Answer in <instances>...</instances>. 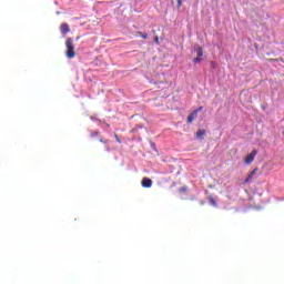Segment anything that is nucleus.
Instances as JSON below:
<instances>
[{
	"label": "nucleus",
	"mask_w": 284,
	"mask_h": 284,
	"mask_svg": "<svg viewBox=\"0 0 284 284\" xmlns=\"http://www.w3.org/2000/svg\"><path fill=\"white\" fill-rule=\"evenodd\" d=\"M201 110H203V106H200L196 111H197V112H201Z\"/></svg>",
	"instance_id": "15"
},
{
	"label": "nucleus",
	"mask_w": 284,
	"mask_h": 284,
	"mask_svg": "<svg viewBox=\"0 0 284 284\" xmlns=\"http://www.w3.org/2000/svg\"><path fill=\"white\" fill-rule=\"evenodd\" d=\"M256 154H258V151L253 150L244 160V163H246V165H250L252 163H254V159H256Z\"/></svg>",
	"instance_id": "2"
},
{
	"label": "nucleus",
	"mask_w": 284,
	"mask_h": 284,
	"mask_svg": "<svg viewBox=\"0 0 284 284\" xmlns=\"http://www.w3.org/2000/svg\"><path fill=\"white\" fill-rule=\"evenodd\" d=\"M115 141H118L119 143H121V139H119V135L115 134Z\"/></svg>",
	"instance_id": "12"
},
{
	"label": "nucleus",
	"mask_w": 284,
	"mask_h": 284,
	"mask_svg": "<svg viewBox=\"0 0 284 284\" xmlns=\"http://www.w3.org/2000/svg\"><path fill=\"white\" fill-rule=\"evenodd\" d=\"M257 171L258 169H254L246 178L245 183H250V180L253 179L254 174H256Z\"/></svg>",
	"instance_id": "7"
},
{
	"label": "nucleus",
	"mask_w": 284,
	"mask_h": 284,
	"mask_svg": "<svg viewBox=\"0 0 284 284\" xmlns=\"http://www.w3.org/2000/svg\"><path fill=\"white\" fill-rule=\"evenodd\" d=\"M141 184L142 187H152V180L150 178H143Z\"/></svg>",
	"instance_id": "4"
},
{
	"label": "nucleus",
	"mask_w": 284,
	"mask_h": 284,
	"mask_svg": "<svg viewBox=\"0 0 284 284\" xmlns=\"http://www.w3.org/2000/svg\"><path fill=\"white\" fill-rule=\"evenodd\" d=\"M60 30L62 34H68V32H70V26L68 23H62Z\"/></svg>",
	"instance_id": "6"
},
{
	"label": "nucleus",
	"mask_w": 284,
	"mask_h": 284,
	"mask_svg": "<svg viewBox=\"0 0 284 284\" xmlns=\"http://www.w3.org/2000/svg\"><path fill=\"white\" fill-rule=\"evenodd\" d=\"M203 136H205V130H199V131L196 132V138H197V139H203Z\"/></svg>",
	"instance_id": "8"
},
{
	"label": "nucleus",
	"mask_w": 284,
	"mask_h": 284,
	"mask_svg": "<svg viewBox=\"0 0 284 284\" xmlns=\"http://www.w3.org/2000/svg\"><path fill=\"white\" fill-rule=\"evenodd\" d=\"M91 136H92V138L99 136V131H93V132H91Z\"/></svg>",
	"instance_id": "10"
},
{
	"label": "nucleus",
	"mask_w": 284,
	"mask_h": 284,
	"mask_svg": "<svg viewBox=\"0 0 284 284\" xmlns=\"http://www.w3.org/2000/svg\"><path fill=\"white\" fill-rule=\"evenodd\" d=\"M65 57L67 59H74V57H77V52L74 51V40L72 38H68L65 40Z\"/></svg>",
	"instance_id": "1"
},
{
	"label": "nucleus",
	"mask_w": 284,
	"mask_h": 284,
	"mask_svg": "<svg viewBox=\"0 0 284 284\" xmlns=\"http://www.w3.org/2000/svg\"><path fill=\"white\" fill-rule=\"evenodd\" d=\"M100 143H109L108 140L100 139Z\"/></svg>",
	"instance_id": "13"
},
{
	"label": "nucleus",
	"mask_w": 284,
	"mask_h": 284,
	"mask_svg": "<svg viewBox=\"0 0 284 284\" xmlns=\"http://www.w3.org/2000/svg\"><path fill=\"white\" fill-rule=\"evenodd\" d=\"M213 203V205H216V202L214 200L211 201Z\"/></svg>",
	"instance_id": "16"
},
{
	"label": "nucleus",
	"mask_w": 284,
	"mask_h": 284,
	"mask_svg": "<svg viewBox=\"0 0 284 284\" xmlns=\"http://www.w3.org/2000/svg\"><path fill=\"white\" fill-rule=\"evenodd\" d=\"M135 37H142V39H148V33H143V32H141V31H138V32L135 33Z\"/></svg>",
	"instance_id": "9"
},
{
	"label": "nucleus",
	"mask_w": 284,
	"mask_h": 284,
	"mask_svg": "<svg viewBox=\"0 0 284 284\" xmlns=\"http://www.w3.org/2000/svg\"><path fill=\"white\" fill-rule=\"evenodd\" d=\"M196 54H197V57L193 61H194V63H201V61L203 60V48L197 47Z\"/></svg>",
	"instance_id": "3"
},
{
	"label": "nucleus",
	"mask_w": 284,
	"mask_h": 284,
	"mask_svg": "<svg viewBox=\"0 0 284 284\" xmlns=\"http://www.w3.org/2000/svg\"><path fill=\"white\" fill-rule=\"evenodd\" d=\"M199 116V111H192L187 116V123H192Z\"/></svg>",
	"instance_id": "5"
},
{
	"label": "nucleus",
	"mask_w": 284,
	"mask_h": 284,
	"mask_svg": "<svg viewBox=\"0 0 284 284\" xmlns=\"http://www.w3.org/2000/svg\"><path fill=\"white\" fill-rule=\"evenodd\" d=\"M182 192H185V189H182Z\"/></svg>",
	"instance_id": "17"
},
{
	"label": "nucleus",
	"mask_w": 284,
	"mask_h": 284,
	"mask_svg": "<svg viewBox=\"0 0 284 284\" xmlns=\"http://www.w3.org/2000/svg\"><path fill=\"white\" fill-rule=\"evenodd\" d=\"M181 6H182L181 0H178V8H181Z\"/></svg>",
	"instance_id": "14"
},
{
	"label": "nucleus",
	"mask_w": 284,
	"mask_h": 284,
	"mask_svg": "<svg viewBox=\"0 0 284 284\" xmlns=\"http://www.w3.org/2000/svg\"><path fill=\"white\" fill-rule=\"evenodd\" d=\"M154 43H156L158 45H159V37L158 36H155V38H154Z\"/></svg>",
	"instance_id": "11"
}]
</instances>
